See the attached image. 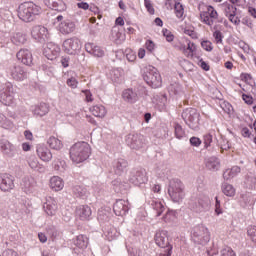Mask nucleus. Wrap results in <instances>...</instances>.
Segmentation results:
<instances>
[{
    "label": "nucleus",
    "mask_w": 256,
    "mask_h": 256,
    "mask_svg": "<svg viewBox=\"0 0 256 256\" xmlns=\"http://www.w3.org/2000/svg\"><path fill=\"white\" fill-rule=\"evenodd\" d=\"M21 188L24 193H34L35 189H37V181L32 176H26L22 179Z\"/></svg>",
    "instance_id": "obj_17"
},
{
    "label": "nucleus",
    "mask_w": 256,
    "mask_h": 256,
    "mask_svg": "<svg viewBox=\"0 0 256 256\" xmlns=\"http://www.w3.org/2000/svg\"><path fill=\"white\" fill-rule=\"evenodd\" d=\"M221 256H237L233 248L231 247H225L220 251Z\"/></svg>",
    "instance_id": "obj_52"
},
{
    "label": "nucleus",
    "mask_w": 256,
    "mask_h": 256,
    "mask_svg": "<svg viewBox=\"0 0 256 256\" xmlns=\"http://www.w3.org/2000/svg\"><path fill=\"white\" fill-rule=\"evenodd\" d=\"M69 153L73 163H83L91 155V146L87 142H77L71 146Z\"/></svg>",
    "instance_id": "obj_2"
},
{
    "label": "nucleus",
    "mask_w": 256,
    "mask_h": 256,
    "mask_svg": "<svg viewBox=\"0 0 256 256\" xmlns=\"http://www.w3.org/2000/svg\"><path fill=\"white\" fill-rule=\"evenodd\" d=\"M213 37L216 43H223V33H221V31L219 30L214 31Z\"/></svg>",
    "instance_id": "obj_59"
},
{
    "label": "nucleus",
    "mask_w": 256,
    "mask_h": 256,
    "mask_svg": "<svg viewBox=\"0 0 256 256\" xmlns=\"http://www.w3.org/2000/svg\"><path fill=\"white\" fill-rule=\"evenodd\" d=\"M145 48L147 49V51L149 53H153V51H155V49H156L155 42H153V40H147L145 42Z\"/></svg>",
    "instance_id": "obj_55"
},
{
    "label": "nucleus",
    "mask_w": 256,
    "mask_h": 256,
    "mask_svg": "<svg viewBox=\"0 0 256 256\" xmlns=\"http://www.w3.org/2000/svg\"><path fill=\"white\" fill-rule=\"evenodd\" d=\"M50 187L53 189V191H61V189L65 187V183L61 177L53 176L50 179Z\"/></svg>",
    "instance_id": "obj_37"
},
{
    "label": "nucleus",
    "mask_w": 256,
    "mask_h": 256,
    "mask_svg": "<svg viewBox=\"0 0 256 256\" xmlns=\"http://www.w3.org/2000/svg\"><path fill=\"white\" fill-rule=\"evenodd\" d=\"M0 149L3 155L6 157H15L17 155V148L8 140H1L0 141Z\"/></svg>",
    "instance_id": "obj_20"
},
{
    "label": "nucleus",
    "mask_w": 256,
    "mask_h": 256,
    "mask_svg": "<svg viewBox=\"0 0 256 256\" xmlns=\"http://www.w3.org/2000/svg\"><path fill=\"white\" fill-rule=\"evenodd\" d=\"M92 213L93 212L91 211V207L87 205L79 206L76 209V215L79 217V219H81V221H89L91 219Z\"/></svg>",
    "instance_id": "obj_28"
},
{
    "label": "nucleus",
    "mask_w": 256,
    "mask_h": 256,
    "mask_svg": "<svg viewBox=\"0 0 256 256\" xmlns=\"http://www.w3.org/2000/svg\"><path fill=\"white\" fill-rule=\"evenodd\" d=\"M85 49L87 53L93 55L94 57H103L105 55V51L101 49V47L93 44V43H86Z\"/></svg>",
    "instance_id": "obj_33"
},
{
    "label": "nucleus",
    "mask_w": 256,
    "mask_h": 256,
    "mask_svg": "<svg viewBox=\"0 0 256 256\" xmlns=\"http://www.w3.org/2000/svg\"><path fill=\"white\" fill-rule=\"evenodd\" d=\"M0 127L3 129H13V122L6 117L5 120H3V122L0 124Z\"/></svg>",
    "instance_id": "obj_58"
},
{
    "label": "nucleus",
    "mask_w": 256,
    "mask_h": 256,
    "mask_svg": "<svg viewBox=\"0 0 256 256\" xmlns=\"http://www.w3.org/2000/svg\"><path fill=\"white\" fill-rule=\"evenodd\" d=\"M16 57L23 65L31 66L33 64V54L29 49H21L17 52Z\"/></svg>",
    "instance_id": "obj_23"
},
{
    "label": "nucleus",
    "mask_w": 256,
    "mask_h": 256,
    "mask_svg": "<svg viewBox=\"0 0 256 256\" xmlns=\"http://www.w3.org/2000/svg\"><path fill=\"white\" fill-rule=\"evenodd\" d=\"M2 256H19L13 249H7L2 253Z\"/></svg>",
    "instance_id": "obj_64"
},
{
    "label": "nucleus",
    "mask_w": 256,
    "mask_h": 256,
    "mask_svg": "<svg viewBox=\"0 0 256 256\" xmlns=\"http://www.w3.org/2000/svg\"><path fill=\"white\" fill-rule=\"evenodd\" d=\"M247 235L253 243H256V226L255 225L248 226Z\"/></svg>",
    "instance_id": "obj_51"
},
{
    "label": "nucleus",
    "mask_w": 256,
    "mask_h": 256,
    "mask_svg": "<svg viewBox=\"0 0 256 256\" xmlns=\"http://www.w3.org/2000/svg\"><path fill=\"white\" fill-rule=\"evenodd\" d=\"M163 35L168 43H171L175 39V36L169 30H163Z\"/></svg>",
    "instance_id": "obj_61"
},
{
    "label": "nucleus",
    "mask_w": 256,
    "mask_h": 256,
    "mask_svg": "<svg viewBox=\"0 0 256 256\" xmlns=\"http://www.w3.org/2000/svg\"><path fill=\"white\" fill-rule=\"evenodd\" d=\"M126 143L130 149L139 151V149H143L146 145L145 136L142 134H129L126 138Z\"/></svg>",
    "instance_id": "obj_11"
},
{
    "label": "nucleus",
    "mask_w": 256,
    "mask_h": 256,
    "mask_svg": "<svg viewBox=\"0 0 256 256\" xmlns=\"http://www.w3.org/2000/svg\"><path fill=\"white\" fill-rule=\"evenodd\" d=\"M14 100L15 89L12 83L7 82L0 88V102L3 103V105L9 106L13 105Z\"/></svg>",
    "instance_id": "obj_7"
},
{
    "label": "nucleus",
    "mask_w": 256,
    "mask_h": 256,
    "mask_svg": "<svg viewBox=\"0 0 256 256\" xmlns=\"http://www.w3.org/2000/svg\"><path fill=\"white\" fill-rule=\"evenodd\" d=\"M47 144L49 145L50 149H54L55 151H60V149H63V142L54 136H51L47 140Z\"/></svg>",
    "instance_id": "obj_42"
},
{
    "label": "nucleus",
    "mask_w": 256,
    "mask_h": 256,
    "mask_svg": "<svg viewBox=\"0 0 256 256\" xmlns=\"http://www.w3.org/2000/svg\"><path fill=\"white\" fill-rule=\"evenodd\" d=\"M59 31L62 35H69L75 31V22L64 20L59 24Z\"/></svg>",
    "instance_id": "obj_31"
},
{
    "label": "nucleus",
    "mask_w": 256,
    "mask_h": 256,
    "mask_svg": "<svg viewBox=\"0 0 256 256\" xmlns=\"http://www.w3.org/2000/svg\"><path fill=\"white\" fill-rule=\"evenodd\" d=\"M201 47L204 48L205 51H213V43L209 40H204L201 42Z\"/></svg>",
    "instance_id": "obj_56"
},
{
    "label": "nucleus",
    "mask_w": 256,
    "mask_h": 256,
    "mask_svg": "<svg viewBox=\"0 0 256 256\" xmlns=\"http://www.w3.org/2000/svg\"><path fill=\"white\" fill-rule=\"evenodd\" d=\"M171 253H173V246H168V248H163L156 256H171Z\"/></svg>",
    "instance_id": "obj_54"
},
{
    "label": "nucleus",
    "mask_w": 256,
    "mask_h": 256,
    "mask_svg": "<svg viewBox=\"0 0 256 256\" xmlns=\"http://www.w3.org/2000/svg\"><path fill=\"white\" fill-rule=\"evenodd\" d=\"M63 47L65 53L68 55H75L77 51L81 49V40H79L77 37L66 39L63 42Z\"/></svg>",
    "instance_id": "obj_13"
},
{
    "label": "nucleus",
    "mask_w": 256,
    "mask_h": 256,
    "mask_svg": "<svg viewBox=\"0 0 256 256\" xmlns=\"http://www.w3.org/2000/svg\"><path fill=\"white\" fill-rule=\"evenodd\" d=\"M205 166L208 171H219V169L221 168V161H219V158L211 156L209 158H206Z\"/></svg>",
    "instance_id": "obj_32"
},
{
    "label": "nucleus",
    "mask_w": 256,
    "mask_h": 256,
    "mask_svg": "<svg viewBox=\"0 0 256 256\" xmlns=\"http://www.w3.org/2000/svg\"><path fill=\"white\" fill-rule=\"evenodd\" d=\"M41 15V6L33 2H24L18 7V17L24 23H33Z\"/></svg>",
    "instance_id": "obj_1"
},
{
    "label": "nucleus",
    "mask_w": 256,
    "mask_h": 256,
    "mask_svg": "<svg viewBox=\"0 0 256 256\" xmlns=\"http://www.w3.org/2000/svg\"><path fill=\"white\" fill-rule=\"evenodd\" d=\"M122 99H124L126 103H137V101H139V94H137V91L128 88L122 92Z\"/></svg>",
    "instance_id": "obj_30"
},
{
    "label": "nucleus",
    "mask_w": 256,
    "mask_h": 256,
    "mask_svg": "<svg viewBox=\"0 0 256 256\" xmlns=\"http://www.w3.org/2000/svg\"><path fill=\"white\" fill-rule=\"evenodd\" d=\"M144 5L148 13H150V15H155V8H153V4L151 3V0H144Z\"/></svg>",
    "instance_id": "obj_57"
},
{
    "label": "nucleus",
    "mask_w": 256,
    "mask_h": 256,
    "mask_svg": "<svg viewBox=\"0 0 256 256\" xmlns=\"http://www.w3.org/2000/svg\"><path fill=\"white\" fill-rule=\"evenodd\" d=\"M74 245V253H77V255H79V253H81L83 249H87V246L89 245V238H87V236L85 235H79L74 240Z\"/></svg>",
    "instance_id": "obj_24"
},
{
    "label": "nucleus",
    "mask_w": 256,
    "mask_h": 256,
    "mask_svg": "<svg viewBox=\"0 0 256 256\" xmlns=\"http://www.w3.org/2000/svg\"><path fill=\"white\" fill-rule=\"evenodd\" d=\"M191 237L196 245H207L211 240L209 229L201 224L192 229Z\"/></svg>",
    "instance_id": "obj_5"
},
{
    "label": "nucleus",
    "mask_w": 256,
    "mask_h": 256,
    "mask_svg": "<svg viewBox=\"0 0 256 256\" xmlns=\"http://www.w3.org/2000/svg\"><path fill=\"white\" fill-rule=\"evenodd\" d=\"M90 111L94 117H99L100 119L107 115V109L103 105H95L90 108Z\"/></svg>",
    "instance_id": "obj_39"
},
{
    "label": "nucleus",
    "mask_w": 256,
    "mask_h": 256,
    "mask_svg": "<svg viewBox=\"0 0 256 256\" xmlns=\"http://www.w3.org/2000/svg\"><path fill=\"white\" fill-rule=\"evenodd\" d=\"M209 198L205 196L192 197L188 202V207L194 213H203L207 209Z\"/></svg>",
    "instance_id": "obj_8"
},
{
    "label": "nucleus",
    "mask_w": 256,
    "mask_h": 256,
    "mask_svg": "<svg viewBox=\"0 0 256 256\" xmlns=\"http://www.w3.org/2000/svg\"><path fill=\"white\" fill-rule=\"evenodd\" d=\"M238 173H241V168L239 166H233L231 169H227L223 173V177L226 181H229V179H233V177H237Z\"/></svg>",
    "instance_id": "obj_43"
},
{
    "label": "nucleus",
    "mask_w": 256,
    "mask_h": 256,
    "mask_svg": "<svg viewBox=\"0 0 256 256\" xmlns=\"http://www.w3.org/2000/svg\"><path fill=\"white\" fill-rule=\"evenodd\" d=\"M127 167H129V163L123 158H118L112 162V169L115 175H123V173H127Z\"/></svg>",
    "instance_id": "obj_19"
},
{
    "label": "nucleus",
    "mask_w": 256,
    "mask_h": 256,
    "mask_svg": "<svg viewBox=\"0 0 256 256\" xmlns=\"http://www.w3.org/2000/svg\"><path fill=\"white\" fill-rule=\"evenodd\" d=\"M13 45H25L27 43V34L23 32H16L11 37Z\"/></svg>",
    "instance_id": "obj_36"
},
{
    "label": "nucleus",
    "mask_w": 256,
    "mask_h": 256,
    "mask_svg": "<svg viewBox=\"0 0 256 256\" xmlns=\"http://www.w3.org/2000/svg\"><path fill=\"white\" fill-rule=\"evenodd\" d=\"M219 17V14L217 13V10L213 8V6H208L207 11H204L200 14V19L202 23H205V25H209L211 27L213 23H215V19Z\"/></svg>",
    "instance_id": "obj_14"
},
{
    "label": "nucleus",
    "mask_w": 256,
    "mask_h": 256,
    "mask_svg": "<svg viewBox=\"0 0 256 256\" xmlns=\"http://www.w3.org/2000/svg\"><path fill=\"white\" fill-rule=\"evenodd\" d=\"M0 189L4 192L15 189V178L7 173L0 174Z\"/></svg>",
    "instance_id": "obj_16"
},
{
    "label": "nucleus",
    "mask_w": 256,
    "mask_h": 256,
    "mask_svg": "<svg viewBox=\"0 0 256 256\" xmlns=\"http://www.w3.org/2000/svg\"><path fill=\"white\" fill-rule=\"evenodd\" d=\"M171 91H174V93H183V86L174 84L171 87Z\"/></svg>",
    "instance_id": "obj_63"
},
{
    "label": "nucleus",
    "mask_w": 256,
    "mask_h": 256,
    "mask_svg": "<svg viewBox=\"0 0 256 256\" xmlns=\"http://www.w3.org/2000/svg\"><path fill=\"white\" fill-rule=\"evenodd\" d=\"M214 136H215V131H212V132H210L208 134H205L203 136L205 149H209V147H211V143H213V137Z\"/></svg>",
    "instance_id": "obj_49"
},
{
    "label": "nucleus",
    "mask_w": 256,
    "mask_h": 256,
    "mask_svg": "<svg viewBox=\"0 0 256 256\" xmlns=\"http://www.w3.org/2000/svg\"><path fill=\"white\" fill-rule=\"evenodd\" d=\"M66 84L68 87H71V89H77V85H79V82L75 77H70L67 79Z\"/></svg>",
    "instance_id": "obj_53"
},
{
    "label": "nucleus",
    "mask_w": 256,
    "mask_h": 256,
    "mask_svg": "<svg viewBox=\"0 0 256 256\" xmlns=\"http://www.w3.org/2000/svg\"><path fill=\"white\" fill-rule=\"evenodd\" d=\"M201 143H202V141L199 139V137L193 136L190 138V145L192 147H200Z\"/></svg>",
    "instance_id": "obj_60"
},
{
    "label": "nucleus",
    "mask_w": 256,
    "mask_h": 256,
    "mask_svg": "<svg viewBox=\"0 0 256 256\" xmlns=\"http://www.w3.org/2000/svg\"><path fill=\"white\" fill-rule=\"evenodd\" d=\"M186 57H193L195 55V52L197 51V45L191 41H186Z\"/></svg>",
    "instance_id": "obj_46"
},
{
    "label": "nucleus",
    "mask_w": 256,
    "mask_h": 256,
    "mask_svg": "<svg viewBox=\"0 0 256 256\" xmlns=\"http://www.w3.org/2000/svg\"><path fill=\"white\" fill-rule=\"evenodd\" d=\"M168 195L174 203H181L185 199V185H183V182L177 178L170 180Z\"/></svg>",
    "instance_id": "obj_3"
},
{
    "label": "nucleus",
    "mask_w": 256,
    "mask_h": 256,
    "mask_svg": "<svg viewBox=\"0 0 256 256\" xmlns=\"http://www.w3.org/2000/svg\"><path fill=\"white\" fill-rule=\"evenodd\" d=\"M174 135L176 139H185L187 137V133L185 132V129H183V126L179 123L174 124Z\"/></svg>",
    "instance_id": "obj_44"
},
{
    "label": "nucleus",
    "mask_w": 256,
    "mask_h": 256,
    "mask_svg": "<svg viewBox=\"0 0 256 256\" xmlns=\"http://www.w3.org/2000/svg\"><path fill=\"white\" fill-rule=\"evenodd\" d=\"M242 99L245 103H247V105H253V97H251L247 94H243Z\"/></svg>",
    "instance_id": "obj_62"
},
{
    "label": "nucleus",
    "mask_w": 256,
    "mask_h": 256,
    "mask_svg": "<svg viewBox=\"0 0 256 256\" xmlns=\"http://www.w3.org/2000/svg\"><path fill=\"white\" fill-rule=\"evenodd\" d=\"M147 203L151 209L155 211L156 217H161V215H163V211H165V205L163 202H161V200L157 198H150Z\"/></svg>",
    "instance_id": "obj_25"
},
{
    "label": "nucleus",
    "mask_w": 256,
    "mask_h": 256,
    "mask_svg": "<svg viewBox=\"0 0 256 256\" xmlns=\"http://www.w3.org/2000/svg\"><path fill=\"white\" fill-rule=\"evenodd\" d=\"M199 117L200 114L195 108H186L182 112V119L190 129L197 131L199 129Z\"/></svg>",
    "instance_id": "obj_6"
},
{
    "label": "nucleus",
    "mask_w": 256,
    "mask_h": 256,
    "mask_svg": "<svg viewBox=\"0 0 256 256\" xmlns=\"http://www.w3.org/2000/svg\"><path fill=\"white\" fill-rule=\"evenodd\" d=\"M154 241L158 247H161V249H169V247H173L169 242V232L167 230H157L154 236Z\"/></svg>",
    "instance_id": "obj_12"
},
{
    "label": "nucleus",
    "mask_w": 256,
    "mask_h": 256,
    "mask_svg": "<svg viewBox=\"0 0 256 256\" xmlns=\"http://www.w3.org/2000/svg\"><path fill=\"white\" fill-rule=\"evenodd\" d=\"M175 15L178 19H183V15H185V9L183 8V4L180 2H176L174 5Z\"/></svg>",
    "instance_id": "obj_48"
},
{
    "label": "nucleus",
    "mask_w": 256,
    "mask_h": 256,
    "mask_svg": "<svg viewBox=\"0 0 256 256\" xmlns=\"http://www.w3.org/2000/svg\"><path fill=\"white\" fill-rule=\"evenodd\" d=\"M8 74L14 81H25L27 79V71L23 66L13 65L8 69Z\"/></svg>",
    "instance_id": "obj_15"
},
{
    "label": "nucleus",
    "mask_w": 256,
    "mask_h": 256,
    "mask_svg": "<svg viewBox=\"0 0 256 256\" xmlns=\"http://www.w3.org/2000/svg\"><path fill=\"white\" fill-rule=\"evenodd\" d=\"M142 77L144 81L152 87V89H157L161 87V74L157 71V68L149 65L143 69Z\"/></svg>",
    "instance_id": "obj_4"
},
{
    "label": "nucleus",
    "mask_w": 256,
    "mask_h": 256,
    "mask_svg": "<svg viewBox=\"0 0 256 256\" xmlns=\"http://www.w3.org/2000/svg\"><path fill=\"white\" fill-rule=\"evenodd\" d=\"M31 111L35 117H45L49 113V105L42 102L36 106H32Z\"/></svg>",
    "instance_id": "obj_29"
},
{
    "label": "nucleus",
    "mask_w": 256,
    "mask_h": 256,
    "mask_svg": "<svg viewBox=\"0 0 256 256\" xmlns=\"http://www.w3.org/2000/svg\"><path fill=\"white\" fill-rule=\"evenodd\" d=\"M222 192L226 197H234L235 196V188L231 184L224 183L222 184Z\"/></svg>",
    "instance_id": "obj_45"
},
{
    "label": "nucleus",
    "mask_w": 256,
    "mask_h": 256,
    "mask_svg": "<svg viewBox=\"0 0 256 256\" xmlns=\"http://www.w3.org/2000/svg\"><path fill=\"white\" fill-rule=\"evenodd\" d=\"M112 185L115 193H123L124 191H127V188L129 187V184L127 182H122L119 179L114 180L112 182Z\"/></svg>",
    "instance_id": "obj_41"
},
{
    "label": "nucleus",
    "mask_w": 256,
    "mask_h": 256,
    "mask_svg": "<svg viewBox=\"0 0 256 256\" xmlns=\"http://www.w3.org/2000/svg\"><path fill=\"white\" fill-rule=\"evenodd\" d=\"M44 53H46L48 59L53 61L61 53V48L53 42H48L44 48Z\"/></svg>",
    "instance_id": "obj_22"
},
{
    "label": "nucleus",
    "mask_w": 256,
    "mask_h": 256,
    "mask_svg": "<svg viewBox=\"0 0 256 256\" xmlns=\"http://www.w3.org/2000/svg\"><path fill=\"white\" fill-rule=\"evenodd\" d=\"M43 209L45 213H47L50 217H53V215L57 213V201H55V198L48 197L43 205Z\"/></svg>",
    "instance_id": "obj_27"
},
{
    "label": "nucleus",
    "mask_w": 256,
    "mask_h": 256,
    "mask_svg": "<svg viewBox=\"0 0 256 256\" xmlns=\"http://www.w3.org/2000/svg\"><path fill=\"white\" fill-rule=\"evenodd\" d=\"M44 4L54 11H67V4L63 0H44Z\"/></svg>",
    "instance_id": "obj_26"
},
{
    "label": "nucleus",
    "mask_w": 256,
    "mask_h": 256,
    "mask_svg": "<svg viewBox=\"0 0 256 256\" xmlns=\"http://www.w3.org/2000/svg\"><path fill=\"white\" fill-rule=\"evenodd\" d=\"M129 181L132 185H136L137 187H139V185H145V183L149 181L147 171L145 169H133L130 172Z\"/></svg>",
    "instance_id": "obj_10"
},
{
    "label": "nucleus",
    "mask_w": 256,
    "mask_h": 256,
    "mask_svg": "<svg viewBox=\"0 0 256 256\" xmlns=\"http://www.w3.org/2000/svg\"><path fill=\"white\" fill-rule=\"evenodd\" d=\"M111 35L113 41H115V43L117 44L123 43V41L125 40V33L121 32V30H119V27L117 26L113 27Z\"/></svg>",
    "instance_id": "obj_40"
},
{
    "label": "nucleus",
    "mask_w": 256,
    "mask_h": 256,
    "mask_svg": "<svg viewBox=\"0 0 256 256\" xmlns=\"http://www.w3.org/2000/svg\"><path fill=\"white\" fill-rule=\"evenodd\" d=\"M113 211L118 217H123L129 213V202L125 200H117L114 203Z\"/></svg>",
    "instance_id": "obj_18"
},
{
    "label": "nucleus",
    "mask_w": 256,
    "mask_h": 256,
    "mask_svg": "<svg viewBox=\"0 0 256 256\" xmlns=\"http://www.w3.org/2000/svg\"><path fill=\"white\" fill-rule=\"evenodd\" d=\"M72 194L79 199H87L89 197V191L83 185H74L72 187Z\"/></svg>",
    "instance_id": "obj_34"
},
{
    "label": "nucleus",
    "mask_w": 256,
    "mask_h": 256,
    "mask_svg": "<svg viewBox=\"0 0 256 256\" xmlns=\"http://www.w3.org/2000/svg\"><path fill=\"white\" fill-rule=\"evenodd\" d=\"M53 168L54 171H57L61 175L67 171V163L65 162V160L56 158L53 161Z\"/></svg>",
    "instance_id": "obj_38"
},
{
    "label": "nucleus",
    "mask_w": 256,
    "mask_h": 256,
    "mask_svg": "<svg viewBox=\"0 0 256 256\" xmlns=\"http://www.w3.org/2000/svg\"><path fill=\"white\" fill-rule=\"evenodd\" d=\"M36 153L39 159H41V161H44V163H49V161L53 159V154L51 153V150L43 144H39L37 146Z\"/></svg>",
    "instance_id": "obj_21"
},
{
    "label": "nucleus",
    "mask_w": 256,
    "mask_h": 256,
    "mask_svg": "<svg viewBox=\"0 0 256 256\" xmlns=\"http://www.w3.org/2000/svg\"><path fill=\"white\" fill-rule=\"evenodd\" d=\"M30 35L36 43H47L49 41V30L41 25L32 27Z\"/></svg>",
    "instance_id": "obj_9"
},
{
    "label": "nucleus",
    "mask_w": 256,
    "mask_h": 256,
    "mask_svg": "<svg viewBox=\"0 0 256 256\" xmlns=\"http://www.w3.org/2000/svg\"><path fill=\"white\" fill-rule=\"evenodd\" d=\"M162 219L165 223H173L177 219V212L175 210H168Z\"/></svg>",
    "instance_id": "obj_47"
},
{
    "label": "nucleus",
    "mask_w": 256,
    "mask_h": 256,
    "mask_svg": "<svg viewBox=\"0 0 256 256\" xmlns=\"http://www.w3.org/2000/svg\"><path fill=\"white\" fill-rule=\"evenodd\" d=\"M224 13L226 17H231L232 15H237V8L233 4L224 5Z\"/></svg>",
    "instance_id": "obj_50"
},
{
    "label": "nucleus",
    "mask_w": 256,
    "mask_h": 256,
    "mask_svg": "<svg viewBox=\"0 0 256 256\" xmlns=\"http://www.w3.org/2000/svg\"><path fill=\"white\" fill-rule=\"evenodd\" d=\"M28 165L33 169V171H37L38 173H45V166L39 163V159L35 156H30L28 158Z\"/></svg>",
    "instance_id": "obj_35"
}]
</instances>
